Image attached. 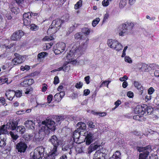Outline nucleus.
<instances>
[{
	"label": "nucleus",
	"mask_w": 159,
	"mask_h": 159,
	"mask_svg": "<svg viewBox=\"0 0 159 159\" xmlns=\"http://www.w3.org/2000/svg\"><path fill=\"white\" fill-rule=\"evenodd\" d=\"M25 127L29 129H34L35 128V123L34 120H28L25 122Z\"/></svg>",
	"instance_id": "obj_14"
},
{
	"label": "nucleus",
	"mask_w": 159,
	"mask_h": 159,
	"mask_svg": "<svg viewBox=\"0 0 159 159\" xmlns=\"http://www.w3.org/2000/svg\"><path fill=\"white\" fill-rule=\"evenodd\" d=\"M39 134H35L34 137L33 138V141L34 142H36L37 143V142L39 141L40 140V139L39 138Z\"/></svg>",
	"instance_id": "obj_44"
},
{
	"label": "nucleus",
	"mask_w": 159,
	"mask_h": 159,
	"mask_svg": "<svg viewBox=\"0 0 159 159\" xmlns=\"http://www.w3.org/2000/svg\"><path fill=\"white\" fill-rule=\"evenodd\" d=\"M9 134L11 136V138H12L13 139L15 140H16L18 137V136L17 134H15L12 132H10Z\"/></svg>",
	"instance_id": "obj_39"
},
{
	"label": "nucleus",
	"mask_w": 159,
	"mask_h": 159,
	"mask_svg": "<svg viewBox=\"0 0 159 159\" xmlns=\"http://www.w3.org/2000/svg\"><path fill=\"white\" fill-rule=\"evenodd\" d=\"M97 136L93 133L88 132L85 138V141L86 145H89L94 141L97 138Z\"/></svg>",
	"instance_id": "obj_7"
},
{
	"label": "nucleus",
	"mask_w": 159,
	"mask_h": 159,
	"mask_svg": "<svg viewBox=\"0 0 159 159\" xmlns=\"http://www.w3.org/2000/svg\"><path fill=\"white\" fill-rule=\"evenodd\" d=\"M87 125H88L89 127L90 128H94L95 127V123L93 122L92 121H89L87 123Z\"/></svg>",
	"instance_id": "obj_36"
},
{
	"label": "nucleus",
	"mask_w": 159,
	"mask_h": 159,
	"mask_svg": "<svg viewBox=\"0 0 159 159\" xmlns=\"http://www.w3.org/2000/svg\"><path fill=\"white\" fill-rule=\"evenodd\" d=\"M136 150L139 152H142L139 154V159H146L152 151L151 148L149 146L145 147H137Z\"/></svg>",
	"instance_id": "obj_4"
},
{
	"label": "nucleus",
	"mask_w": 159,
	"mask_h": 159,
	"mask_svg": "<svg viewBox=\"0 0 159 159\" xmlns=\"http://www.w3.org/2000/svg\"><path fill=\"white\" fill-rule=\"evenodd\" d=\"M90 77L89 76H87L84 77V80L87 84H89L90 83Z\"/></svg>",
	"instance_id": "obj_58"
},
{
	"label": "nucleus",
	"mask_w": 159,
	"mask_h": 159,
	"mask_svg": "<svg viewBox=\"0 0 159 159\" xmlns=\"http://www.w3.org/2000/svg\"><path fill=\"white\" fill-rule=\"evenodd\" d=\"M28 83L27 82V80H25L23 82L20 83L21 86L23 87L27 86L28 85Z\"/></svg>",
	"instance_id": "obj_50"
},
{
	"label": "nucleus",
	"mask_w": 159,
	"mask_h": 159,
	"mask_svg": "<svg viewBox=\"0 0 159 159\" xmlns=\"http://www.w3.org/2000/svg\"><path fill=\"white\" fill-rule=\"evenodd\" d=\"M83 85V83L81 82H79L76 83L75 85V87L77 89H80L82 88Z\"/></svg>",
	"instance_id": "obj_42"
},
{
	"label": "nucleus",
	"mask_w": 159,
	"mask_h": 159,
	"mask_svg": "<svg viewBox=\"0 0 159 159\" xmlns=\"http://www.w3.org/2000/svg\"><path fill=\"white\" fill-rule=\"evenodd\" d=\"M155 91V89L152 87L150 88L148 90V92L149 95H151Z\"/></svg>",
	"instance_id": "obj_48"
},
{
	"label": "nucleus",
	"mask_w": 159,
	"mask_h": 159,
	"mask_svg": "<svg viewBox=\"0 0 159 159\" xmlns=\"http://www.w3.org/2000/svg\"><path fill=\"white\" fill-rule=\"evenodd\" d=\"M37 105L35 106V107H45L46 106V104L47 103H39L37 102H36Z\"/></svg>",
	"instance_id": "obj_47"
},
{
	"label": "nucleus",
	"mask_w": 159,
	"mask_h": 159,
	"mask_svg": "<svg viewBox=\"0 0 159 159\" xmlns=\"http://www.w3.org/2000/svg\"><path fill=\"white\" fill-rule=\"evenodd\" d=\"M73 57H71V56H70L69 57H68V58H67V57H66V58L67 59H68L69 60V61L68 62V63L67 64H66V63H65L63 65V66H65V67L64 68H65V69H64V71H67L70 69V66L69 65H68V63H69V62H72V59L73 58V57H75V56L73 55ZM77 62V61H74L72 62V63H72L73 64V63H76V64Z\"/></svg>",
	"instance_id": "obj_23"
},
{
	"label": "nucleus",
	"mask_w": 159,
	"mask_h": 159,
	"mask_svg": "<svg viewBox=\"0 0 159 159\" xmlns=\"http://www.w3.org/2000/svg\"><path fill=\"white\" fill-rule=\"evenodd\" d=\"M90 31V29L87 28H84L82 30V32L86 35H88L89 34Z\"/></svg>",
	"instance_id": "obj_32"
},
{
	"label": "nucleus",
	"mask_w": 159,
	"mask_h": 159,
	"mask_svg": "<svg viewBox=\"0 0 159 159\" xmlns=\"http://www.w3.org/2000/svg\"><path fill=\"white\" fill-rule=\"evenodd\" d=\"M89 40L88 38L86 37L85 39L83 41L80 46L79 43H75L67 55V58L69 57L70 56L73 57V55L75 56L76 54L81 53L82 52L84 51L87 48Z\"/></svg>",
	"instance_id": "obj_1"
},
{
	"label": "nucleus",
	"mask_w": 159,
	"mask_h": 159,
	"mask_svg": "<svg viewBox=\"0 0 159 159\" xmlns=\"http://www.w3.org/2000/svg\"><path fill=\"white\" fill-rule=\"evenodd\" d=\"M108 46L111 48L119 51L121 50L123 46L118 41L112 39H109L107 41Z\"/></svg>",
	"instance_id": "obj_6"
},
{
	"label": "nucleus",
	"mask_w": 159,
	"mask_h": 159,
	"mask_svg": "<svg viewBox=\"0 0 159 159\" xmlns=\"http://www.w3.org/2000/svg\"><path fill=\"white\" fill-rule=\"evenodd\" d=\"M58 147H53V148L51 150L48 155V158L50 159H55V157L59 154L57 151Z\"/></svg>",
	"instance_id": "obj_12"
},
{
	"label": "nucleus",
	"mask_w": 159,
	"mask_h": 159,
	"mask_svg": "<svg viewBox=\"0 0 159 159\" xmlns=\"http://www.w3.org/2000/svg\"><path fill=\"white\" fill-rule=\"evenodd\" d=\"M100 147V145L91 144L88 148L87 151L88 153L89 154L91 153L93 151L96 150Z\"/></svg>",
	"instance_id": "obj_24"
},
{
	"label": "nucleus",
	"mask_w": 159,
	"mask_h": 159,
	"mask_svg": "<svg viewBox=\"0 0 159 159\" xmlns=\"http://www.w3.org/2000/svg\"><path fill=\"white\" fill-rule=\"evenodd\" d=\"M48 54L46 52H43L39 53L38 55V57L39 58H42L47 56Z\"/></svg>",
	"instance_id": "obj_31"
},
{
	"label": "nucleus",
	"mask_w": 159,
	"mask_h": 159,
	"mask_svg": "<svg viewBox=\"0 0 159 159\" xmlns=\"http://www.w3.org/2000/svg\"><path fill=\"white\" fill-rule=\"evenodd\" d=\"M145 109L141 105H138L136 106L134 111L136 114H139L141 115H143L145 112Z\"/></svg>",
	"instance_id": "obj_15"
},
{
	"label": "nucleus",
	"mask_w": 159,
	"mask_h": 159,
	"mask_svg": "<svg viewBox=\"0 0 159 159\" xmlns=\"http://www.w3.org/2000/svg\"><path fill=\"white\" fill-rule=\"evenodd\" d=\"M52 44L53 43H46L43 46V48L45 50L48 49L50 48Z\"/></svg>",
	"instance_id": "obj_38"
},
{
	"label": "nucleus",
	"mask_w": 159,
	"mask_h": 159,
	"mask_svg": "<svg viewBox=\"0 0 159 159\" xmlns=\"http://www.w3.org/2000/svg\"><path fill=\"white\" fill-rule=\"evenodd\" d=\"M127 96L130 98H132L134 96V93L131 91H129L127 94Z\"/></svg>",
	"instance_id": "obj_59"
},
{
	"label": "nucleus",
	"mask_w": 159,
	"mask_h": 159,
	"mask_svg": "<svg viewBox=\"0 0 159 159\" xmlns=\"http://www.w3.org/2000/svg\"><path fill=\"white\" fill-rule=\"evenodd\" d=\"M24 35V33L22 30L16 31L13 34L11 37V39L13 40H17L21 38Z\"/></svg>",
	"instance_id": "obj_10"
},
{
	"label": "nucleus",
	"mask_w": 159,
	"mask_h": 159,
	"mask_svg": "<svg viewBox=\"0 0 159 159\" xmlns=\"http://www.w3.org/2000/svg\"><path fill=\"white\" fill-rule=\"evenodd\" d=\"M140 115L134 116H133V119L137 120L140 121V118L142 117Z\"/></svg>",
	"instance_id": "obj_57"
},
{
	"label": "nucleus",
	"mask_w": 159,
	"mask_h": 159,
	"mask_svg": "<svg viewBox=\"0 0 159 159\" xmlns=\"http://www.w3.org/2000/svg\"><path fill=\"white\" fill-rule=\"evenodd\" d=\"M0 132L2 134H6L8 133L7 130L6 129L5 125H3L0 128Z\"/></svg>",
	"instance_id": "obj_30"
},
{
	"label": "nucleus",
	"mask_w": 159,
	"mask_h": 159,
	"mask_svg": "<svg viewBox=\"0 0 159 159\" xmlns=\"http://www.w3.org/2000/svg\"><path fill=\"white\" fill-rule=\"evenodd\" d=\"M137 69L140 72L147 71L149 68V66L146 64L140 63L137 65Z\"/></svg>",
	"instance_id": "obj_17"
},
{
	"label": "nucleus",
	"mask_w": 159,
	"mask_h": 159,
	"mask_svg": "<svg viewBox=\"0 0 159 159\" xmlns=\"http://www.w3.org/2000/svg\"><path fill=\"white\" fill-rule=\"evenodd\" d=\"M44 152V148L42 146L36 148L33 153H30V159H42Z\"/></svg>",
	"instance_id": "obj_3"
},
{
	"label": "nucleus",
	"mask_w": 159,
	"mask_h": 159,
	"mask_svg": "<svg viewBox=\"0 0 159 159\" xmlns=\"http://www.w3.org/2000/svg\"><path fill=\"white\" fill-rule=\"evenodd\" d=\"M25 129L23 126H19L17 128V132L20 134H23L25 132Z\"/></svg>",
	"instance_id": "obj_28"
},
{
	"label": "nucleus",
	"mask_w": 159,
	"mask_h": 159,
	"mask_svg": "<svg viewBox=\"0 0 159 159\" xmlns=\"http://www.w3.org/2000/svg\"><path fill=\"white\" fill-rule=\"evenodd\" d=\"M90 92V90L89 89H85L84 91V95L86 96L89 94Z\"/></svg>",
	"instance_id": "obj_60"
},
{
	"label": "nucleus",
	"mask_w": 159,
	"mask_h": 159,
	"mask_svg": "<svg viewBox=\"0 0 159 159\" xmlns=\"http://www.w3.org/2000/svg\"><path fill=\"white\" fill-rule=\"evenodd\" d=\"M53 39V38L52 37L46 36L43 39V41H49L52 40Z\"/></svg>",
	"instance_id": "obj_53"
},
{
	"label": "nucleus",
	"mask_w": 159,
	"mask_h": 159,
	"mask_svg": "<svg viewBox=\"0 0 159 159\" xmlns=\"http://www.w3.org/2000/svg\"><path fill=\"white\" fill-rule=\"evenodd\" d=\"M25 60V58L23 56L18 55L12 59L11 64L12 65H16L23 62Z\"/></svg>",
	"instance_id": "obj_11"
},
{
	"label": "nucleus",
	"mask_w": 159,
	"mask_h": 159,
	"mask_svg": "<svg viewBox=\"0 0 159 159\" xmlns=\"http://www.w3.org/2000/svg\"><path fill=\"white\" fill-rule=\"evenodd\" d=\"M125 61L129 63H131L132 62V61L131 58L128 56H126L125 57Z\"/></svg>",
	"instance_id": "obj_46"
},
{
	"label": "nucleus",
	"mask_w": 159,
	"mask_h": 159,
	"mask_svg": "<svg viewBox=\"0 0 159 159\" xmlns=\"http://www.w3.org/2000/svg\"><path fill=\"white\" fill-rule=\"evenodd\" d=\"M63 117L60 116H58L56 117V125H58L60 124L61 123V122L63 120Z\"/></svg>",
	"instance_id": "obj_29"
},
{
	"label": "nucleus",
	"mask_w": 159,
	"mask_h": 159,
	"mask_svg": "<svg viewBox=\"0 0 159 159\" xmlns=\"http://www.w3.org/2000/svg\"><path fill=\"white\" fill-rule=\"evenodd\" d=\"M82 1L81 0L79 1L75 5L74 8L75 9H77L80 7L82 6Z\"/></svg>",
	"instance_id": "obj_37"
},
{
	"label": "nucleus",
	"mask_w": 159,
	"mask_h": 159,
	"mask_svg": "<svg viewBox=\"0 0 159 159\" xmlns=\"http://www.w3.org/2000/svg\"><path fill=\"white\" fill-rule=\"evenodd\" d=\"M105 153L98 151H97L94 153L93 159H105Z\"/></svg>",
	"instance_id": "obj_16"
},
{
	"label": "nucleus",
	"mask_w": 159,
	"mask_h": 159,
	"mask_svg": "<svg viewBox=\"0 0 159 159\" xmlns=\"http://www.w3.org/2000/svg\"><path fill=\"white\" fill-rule=\"evenodd\" d=\"M6 140L4 139L0 138V147H4L6 145Z\"/></svg>",
	"instance_id": "obj_34"
},
{
	"label": "nucleus",
	"mask_w": 159,
	"mask_h": 159,
	"mask_svg": "<svg viewBox=\"0 0 159 159\" xmlns=\"http://www.w3.org/2000/svg\"><path fill=\"white\" fill-rule=\"evenodd\" d=\"M64 22V20L58 19L53 21L50 27L48 30V32L52 31V34L55 33L60 28Z\"/></svg>",
	"instance_id": "obj_5"
},
{
	"label": "nucleus",
	"mask_w": 159,
	"mask_h": 159,
	"mask_svg": "<svg viewBox=\"0 0 159 159\" xmlns=\"http://www.w3.org/2000/svg\"><path fill=\"white\" fill-rule=\"evenodd\" d=\"M71 147L69 145H64L62 146V150L64 152L65 154L67 155L68 153L71 154L72 153L71 148Z\"/></svg>",
	"instance_id": "obj_21"
},
{
	"label": "nucleus",
	"mask_w": 159,
	"mask_h": 159,
	"mask_svg": "<svg viewBox=\"0 0 159 159\" xmlns=\"http://www.w3.org/2000/svg\"><path fill=\"white\" fill-rule=\"evenodd\" d=\"M93 113L94 114H97V115H98L99 116H106L107 115L106 113L104 112H102V113L93 112Z\"/></svg>",
	"instance_id": "obj_51"
},
{
	"label": "nucleus",
	"mask_w": 159,
	"mask_h": 159,
	"mask_svg": "<svg viewBox=\"0 0 159 159\" xmlns=\"http://www.w3.org/2000/svg\"><path fill=\"white\" fill-rule=\"evenodd\" d=\"M52 98L53 96L52 94H49L47 98V100L48 101V103H50L52 101Z\"/></svg>",
	"instance_id": "obj_49"
},
{
	"label": "nucleus",
	"mask_w": 159,
	"mask_h": 159,
	"mask_svg": "<svg viewBox=\"0 0 159 159\" xmlns=\"http://www.w3.org/2000/svg\"><path fill=\"white\" fill-rule=\"evenodd\" d=\"M17 125L15 123L12 121H10L7 123L6 128L8 129H11L12 130H14L16 129Z\"/></svg>",
	"instance_id": "obj_25"
},
{
	"label": "nucleus",
	"mask_w": 159,
	"mask_h": 159,
	"mask_svg": "<svg viewBox=\"0 0 159 159\" xmlns=\"http://www.w3.org/2000/svg\"><path fill=\"white\" fill-rule=\"evenodd\" d=\"M134 85L138 90H139L142 94L143 89V87L142 86L141 84H139V82L137 81H134Z\"/></svg>",
	"instance_id": "obj_26"
},
{
	"label": "nucleus",
	"mask_w": 159,
	"mask_h": 159,
	"mask_svg": "<svg viewBox=\"0 0 159 159\" xmlns=\"http://www.w3.org/2000/svg\"><path fill=\"white\" fill-rule=\"evenodd\" d=\"M16 146L18 152H25L27 148L26 143L24 141H21L17 143Z\"/></svg>",
	"instance_id": "obj_9"
},
{
	"label": "nucleus",
	"mask_w": 159,
	"mask_h": 159,
	"mask_svg": "<svg viewBox=\"0 0 159 159\" xmlns=\"http://www.w3.org/2000/svg\"><path fill=\"white\" fill-rule=\"evenodd\" d=\"M121 103V102L119 100H117L115 103V104L116 105V107H117Z\"/></svg>",
	"instance_id": "obj_64"
},
{
	"label": "nucleus",
	"mask_w": 159,
	"mask_h": 159,
	"mask_svg": "<svg viewBox=\"0 0 159 159\" xmlns=\"http://www.w3.org/2000/svg\"><path fill=\"white\" fill-rule=\"evenodd\" d=\"M7 98L10 101H12L15 95V92L12 90L7 91L5 93Z\"/></svg>",
	"instance_id": "obj_22"
},
{
	"label": "nucleus",
	"mask_w": 159,
	"mask_h": 159,
	"mask_svg": "<svg viewBox=\"0 0 159 159\" xmlns=\"http://www.w3.org/2000/svg\"><path fill=\"white\" fill-rule=\"evenodd\" d=\"M80 132L77 130H76L73 133V138L74 142L76 143H81V142L79 141Z\"/></svg>",
	"instance_id": "obj_19"
},
{
	"label": "nucleus",
	"mask_w": 159,
	"mask_h": 159,
	"mask_svg": "<svg viewBox=\"0 0 159 159\" xmlns=\"http://www.w3.org/2000/svg\"><path fill=\"white\" fill-rule=\"evenodd\" d=\"M76 149L78 151L79 153L83 152L84 151V147L81 146L77 147Z\"/></svg>",
	"instance_id": "obj_45"
},
{
	"label": "nucleus",
	"mask_w": 159,
	"mask_h": 159,
	"mask_svg": "<svg viewBox=\"0 0 159 159\" xmlns=\"http://www.w3.org/2000/svg\"><path fill=\"white\" fill-rule=\"evenodd\" d=\"M100 19L99 18H97L95 20H93L92 23V26L95 27L99 22Z\"/></svg>",
	"instance_id": "obj_33"
},
{
	"label": "nucleus",
	"mask_w": 159,
	"mask_h": 159,
	"mask_svg": "<svg viewBox=\"0 0 159 159\" xmlns=\"http://www.w3.org/2000/svg\"><path fill=\"white\" fill-rule=\"evenodd\" d=\"M109 159H121L120 152L117 151Z\"/></svg>",
	"instance_id": "obj_27"
},
{
	"label": "nucleus",
	"mask_w": 159,
	"mask_h": 159,
	"mask_svg": "<svg viewBox=\"0 0 159 159\" xmlns=\"http://www.w3.org/2000/svg\"><path fill=\"white\" fill-rule=\"evenodd\" d=\"M22 93L19 91H17L16 92H15V95L17 97H20L21 96Z\"/></svg>",
	"instance_id": "obj_56"
},
{
	"label": "nucleus",
	"mask_w": 159,
	"mask_h": 159,
	"mask_svg": "<svg viewBox=\"0 0 159 159\" xmlns=\"http://www.w3.org/2000/svg\"><path fill=\"white\" fill-rule=\"evenodd\" d=\"M49 141L54 147H58L61 143V141L59 140L55 135H53L50 138Z\"/></svg>",
	"instance_id": "obj_13"
},
{
	"label": "nucleus",
	"mask_w": 159,
	"mask_h": 159,
	"mask_svg": "<svg viewBox=\"0 0 159 159\" xmlns=\"http://www.w3.org/2000/svg\"><path fill=\"white\" fill-rule=\"evenodd\" d=\"M0 102L3 105H5L6 104L5 103V99L3 97H1L0 98Z\"/></svg>",
	"instance_id": "obj_63"
},
{
	"label": "nucleus",
	"mask_w": 159,
	"mask_h": 159,
	"mask_svg": "<svg viewBox=\"0 0 159 159\" xmlns=\"http://www.w3.org/2000/svg\"><path fill=\"white\" fill-rule=\"evenodd\" d=\"M59 82V79L57 76H56L54 78L53 83L54 84H58Z\"/></svg>",
	"instance_id": "obj_54"
},
{
	"label": "nucleus",
	"mask_w": 159,
	"mask_h": 159,
	"mask_svg": "<svg viewBox=\"0 0 159 159\" xmlns=\"http://www.w3.org/2000/svg\"><path fill=\"white\" fill-rule=\"evenodd\" d=\"M78 131L80 132L84 131L86 130V126L85 123L82 122H80L77 123L76 125Z\"/></svg>",
	"instance_id": "obj_18"
},
{
	"label": "nucleus",
	"mask_w": 159,
	"mask_h": 159,
	"mask_svg": "<svg viewBox=\"0 0 159 159\" xmlns=\"http://www.w3.org/2000/svg\"><path fill=\"white\" fill-rule=\"evenodd\" d=\"M30 29L32 30L36 31L38 29V27L34 24H32L30 25Z\"/></svg>",
	"instance_id": "obj_43"
},
{
	"label": "nucleus",
	"mask_w": 159,
	"mask_h": 159,
	"mask_svg": "<svg viewBox=\"0 0 159 159\" xmlns=\"http://www.w3.org/2000/svg\"><path fill=\"white\" fill-rule=\"evenodd\" d=\"M82 35L81 33H78L75 35V38L76 39H78L81 37Z\"/></svg>",
	"instance_id": "obj_55"
},
{
	"label": "nucleus",
	"mask_w": 159,
	"mask_h": 159,
	"mask_svg": "<svg viewBox=\"0 0 159 159\" xmlns=\"http://www.w3.org/2000/svg\"><path fill=\"white\" fill-rule=\"evenodd\" d=\"M56 123L52 120L48 119L42 122V125L39 132H43L44 134H48L50 130H55L56 129Z\"/></svg>",
	"instance_id": "obj_2"
},
{
	"label": "nucleus",
	"mask_w": 159,
	"mask_h": 159,
	"mask_svg": "<svg viewBox=\"0 0 159 159\" xmlns=\"http://www.w3.org/2000/svg\"><path fill=\"white\" fill-rule=\"evenodd\" d=\"M134 26L133 23L130 22H126L122 24V28H125L130 32H131V30Z\"/></svg>",
	"instance_id": "obj_20"
},
{
	"label": "nucleus",
	"mask_w": 159,
	"mask_h": 159,
	"mask_svg": "<svg viewBox=\"0 0 159 159\" xmlns=\"http://www.w3.org/2000/svg\"><path fill=\"white\" fill-rule=\"evenodd\" d=\"M28 85H31L34 83V80L33 79H30L27 80Z\"/></svg>",
	"instance_id": "obj_62"
},
{
	"label": "nucleus",
	"mask_w": 159,
	"mask_h": 159,
	"mask_svg": "<svg viewBox=\"0 0 159 159\" xmlns=\"http://www.w3.org/2000/svg\"><path fill=\"white\" fill-rule=\"evenodd\" d=\"M60 94L57 93L54 96V98L56 101L59 102L61 100L62 98L61 97H60Z\"/></svg>",
	"instance_id": "obj_41"
},
{
	"label": "nucleus",
	"mask_w": 159,
	"mask_h": 159,
	"mask_svg": "<svg viewBox=\"0 0 159 159\" xmlns=\"http://www.w3.org/2000/svg\"><path fill=\"white\" fill-rule=\"evenodd\" d=\"M31 19L28 18L27 19H23L24 24L25 25H30L31 22Z\"/></svg>",
	"instance_id": "obj_35"
},
{
	"label": "nucleus",
	"mask_w": 159,
	"mask_h": 159,
	"mask_svg": "<svg viewBox=\"0 0 159 159\" xmlns=\"http://www.w3.org/2000/svg\"><path fill=\"white\" fill-rule=\"evenodd\" d=\"M23 19H27L28 18L31 19V14H30V12L25 13L23 14Z\"/></svg>",
	"instance_id": "obj_40"
},
{
	"label": "nucleus",
	"mask_w": 159,
	"mask_h": 159,
	"mask_svg": "<svg viewBox=\"0 0 159 159\" xmlns=\"http://www.w3.org/2000/svg\"><path fill=\"white\" fill-rule=\"evenodd\" d=\"M65 44L61 42L56 44V46L54 48V52L56 54H59L63 52L65 48Z\"/></svg>",
	"instance_id": "obj_8"
},
{
	"label": "nucleus",
	"mask_w": 159,
	"mask_h": 159,
	"mask_svg": "<svg viewBox=\"0 0 159 159\" xmlns=\"http://www.w3.org/2000/svg\"><path fill=\"white\" fill-rule=\"evenodd\" d=\"M128 79L127 76L125 75H124L123 77H121L119 79V80L121 81H125V80H127Z\"/></svg>",
	"instance_id": "obj_61"
},
{
	"label": "nucleus",
	"mask_w": 159,
	"mask_h": 159,
	"mask_svg": "<svg viewBox=\"0 0 159 159\" xmlns=\"http://www.w3.org/2000/svg\"><path fill=\"white\" fill-rule=\"evenodd\" d=\"M102 5L103 6L107 7L109 4V2L108 0H104L102 2Z\"/></svg>",
	"instance_id": "obj_52"
}]
</instances>
